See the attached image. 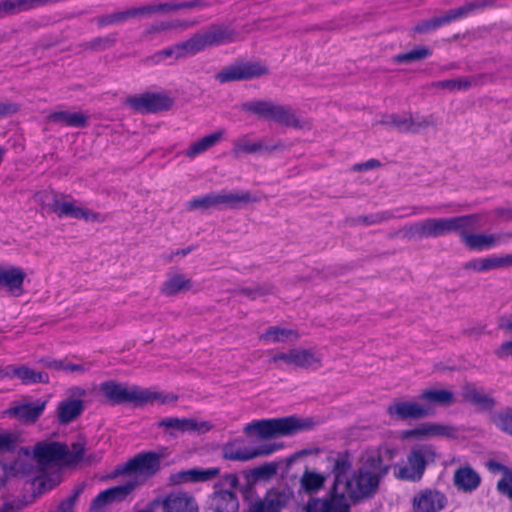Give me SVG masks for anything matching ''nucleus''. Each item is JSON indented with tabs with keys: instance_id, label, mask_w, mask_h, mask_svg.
<instances>
[{
	"instance_id": "nucleus-57",
	"label": "nucleus",
	"mask_w": 512,
	"mask_h": 512,
	"mask_svg": "<svg viewBox=\"0 0 512 512\" xmlns=\"http://www.w3.org/2000/svg\"><path fill=\"white\" fill-rule=\"evenodd\" d=\"M82 491H83L82 487L76 488L72 495L67 497L65 500H63L59 504L56 512H72Z\"/></svg>"
},
{
	"instance_id": "nucleus-24",
	"label": "nucleus",
	"mask_w": 512,
	"mask_h": 512,
	"mask_svg": "<svg viewBox=\"0 0 512 512\" xmlns=\"http://www.w3.org/2000/svg\"><path fill=\"white\" fill-rule=\"evenodd\" d=\"M163 512H198L194 497L186 492L170 493L162 501Z\"/></svg>"
},
{
	"instance_id": "nucleus-59",
	"label": "nucleus",
	"mask_w": 512,
	"mask_h": 512,
	"mask_svg": "<svg viewBox=\"0 0 512 512\" xmlns=\"http://www.w3.org/2000/svg\"><path fill=\"white\" fill-rule=\"evenodd\" d=\"M271 291H272L271 287L257 286V287H253V288H242L238 291V294L254 300L258 297H261V296L271 293Z\"/></svg>"
},
{
	"instance_id": "nucleus-39",
	"label": "nucleus",
	"mask_w": 512,
	"mask_h": 512,
	"mask_svg": "<svg viewBox=\"0 0 512 512\" xmlns=\"http://www.w3.org/2000/svg\"><path fill=\"white\" fill-rule=\"evenodd\" d=\"M455 21L451 10L447 11L445 15L440 17H434L432 19L424 20L418 23L414 28V32L416 33H429L433 30H436L444 25H447L451 22Z\"/></svg>"
},
{
	"instance_id": "nucleus-50",
	"label": "nucleus",
	"mask_w": 512,
	"mask_h": 512,
	"mask_svg": "<svg viewBox=\"0 0 512 512\" xmlns=\"http://www.w3.org/2000/svg\"><path fill=\"white\" fill-rule=\"evenodd\" d=\"M130 9L125 11H118L108 15H103L97 18V24L100 27H105L113 24H120L131 19Z\"/></svg>"
},
{
	"instance_id": "nucleus-15",
	"label": "nucleus",
	"mask_w": 512,
	"mask_h": 512,
	"mask_svg": "<svg viewBox=\"0 0 512 512\" xmlns=\"http://www.w3.org/2000/svg\"><path fill=\"white\" fill-rule=\"evenodd\" d=\"M47 405L46 400H36L30 402L22 400L15 402L10 408L5 411V414L11 416L24 424L35 423L43 414Z\"/></svg>"
},
{
	"instance_id": "nucleus-18",
	"label": "nucleus",
	"mask_w": 512,
	"mask_h": 512,
	"mask_svg": "<svg viewBox=\"0 0 512 512\" xmlns=\"http://www.w3.org/2000/svg\"><path fill=\"white\" fill-rule=\"evenodd\" d=\"M5 378H18L24 385L47 384L49 382L47 373L37 372L25 365H8L0 368V379Z\"/></svg>"
},
{
	"instance_id": "nucleus-61",
	"label": "nucleus",
	"mask_w": 512,
	"mask_h": 512,
	"mask_svg": "<svg viewBox=\"0 0 512 512\" xmlns=\"http://www.w3.org/2000/svg\"><path fill=\"white\" fill-rule=\"evenodd\" d=\"M497 489L501 494L512 499V471L498 481Z\"/></svg>"
},
{
	"instance_id": "nucleus-17",
	"label": "nucleus",
	"mask_w": 512,
	"mask_h": 512,
	"mask_svg": "<svg viewBox=\"0 0 512 512\" xmlns=\"http://www.w3.org/2000/svg\"><path fill=\"white\" fill-rule=\"evenodd\" d=\"M284 145L278 141L273 145H267L261 139L253 140L249 135H242L232 142V154L239 158L244 154H259L282 149Z\"/></svg>"
},
{
	"instance_id": "nucleus-38",
	"label": "nucleus",
	"mask_w": 512,
	"mask_h": 512,
	"mask_svg": "<svg viewBox=\"0 0 512 512\" xmlns=\"http://www.w3.org/2000/svg\"><path fill=\"white\" fill-rule=\"evenodd\" d=\"M299 338L296 331L281 327H270L265 333L261 334L259 339L266 343L295 341Z\"/></svg>"
},
{
	"instance_id": "nucleus-45",
	"label": "nucleus",
	"mask_w": 512,
	"mask_h": 512,
	"mask_svg": "<svg viewBox=\"0 0 512 512\" xmlns=\"http://www.w3.org/2000/svg\"><path fill=\"white\" fill-rule=\"evenodd\" d=\"M183 57L194 55L207 48L204 36L202 33H196L188 40L179 43Z\"/></svg>"
},
{
	"instance_id": "nucleus-3",
	"label": "nucleus",
	"mask_w": 512,
	"mask_h": 512,
	"mask_svg": "<svg viewBox=\"0 0 512 512\" xmlns=\"http://www.w3.org/2000/svg\"><path fill=\"white\" fill-rule=\"evenodd\" d=\"M314 426L311 418L287 416L252 421L244 427V433L257 434L262 439H271L281 436H292L301 431H308Z\"/></svg>"
},
{
	"instance_id": "nucleus-58",
	"label": "nucleus",
	"mask_w": 512,
	"mask_h": 512,
	"mask_svg": "<svg viewBox=\"0 0 512 512\" xmlns=\"http://www.w3.org/2000/svg\"><path fill=\"white\" fill-rule=\"evenodd\" d=\"M113 44V39L109 37H97L84 44L85 49L94 51H101L110 48Z\"/></svg>"
},
{
	"instance_id": "nucleus-30",
	"label": "nucleus",
	"mask_w": 512,
	"mask_h": 512,
	"mask_svg": "<svg viewBox=\"0 0 512 512\" xmlns=\"http://www.w3.org/2000/svg\"><path fill=\"white\" fill-rule=\"evenodd\" d=\"M48 120L63 126L81 128L87 125L88 116L82 112L57 111L51 113Z\"/></svg>"
},
{
	"instance_id": "nucleus-62",
	"label": "nucleus",
	"mask_w": 512,
	"mask_h": 512,
	"mask_svg": "<svg viewBox=\"0 0 512 512\" xmlns=\"http://www.w3.org/2000/svg\"><path fill=\"white\" fill-rule=\"evenodd\" d=\"M210 4L206 0H193L186 2H178L179 10L181 9H204Z\"/></svg>"
},
{
	"instance_id": "nucleus-28",
	"label": "nucleus",
	"mask_w": 512,
	"mask_h": 512,
	"mask_svg": "<svg viewBox=\"0 0 512 512\" xmlns=\"http://www.w3.org/2000/svg\"><path fill=\"white\" fill-rule=\"evenodd\" d=\"M453 483L460 491L472 492L479 487L481 477L472 467L467 465L458 468L454 472Z\"/></svg>"
},
{
	"instance_id": "nucleus-47",
	"label": "nucleus",
	"mask_w": 512,
	"mask_h": 512,
	"mask_svg": "<svg viewBox=\"0 0 512 512\" xmlns=\"http://www.w3.org/2000/svg\"><path fill=\"white\" fill-rule=\"evenodd\" d=\"M431 55L432 51L430 48L426 46H420L406 53H400L395 55L394 61L396 63H408L426 59Z\"/></svg>"
},
{
	"instance_id": "nucleus-2",
	"label": "nucleus",
	"mask_w": 512,
	"mask_h": 512,
	"mask_svg": "<svg viewBox=\"0 0 512 512\" xmlns=\"http://www.w3.org/2000/svg\"><path fill=\"white\" fill-rule=\"evenodd\" d=\"M98 389L104 396L106 402L110 405H119L123 403L141 405L154 401L167 403L177 399L176 396L169 397L156 391L142 389L136 385L129 386L125 383H117L115 381L102 382Z\"/></svg>"
},
{
	"instance_id": "nucleus-44",
	"label": "nucleus",
	"mask_w": 512,
	"mask_h": 512,
	"mask_svg": "<svg viewBox=\"0 0 512 512\" xmlns=\"http://www.w3.org/2000/svg\"><path fill=\"white\" fill-rule=\"evenodd\" d=\"M474 83L475 81L473 78L463 77L458 79L436 81L433 82L431 86L435 88L448 89L451 91H466L471 88Z\"/></svg>"
},
{
	"instance_id": "nucleus-40",
	"label": "nucleus",
	"mask_w": 512,
	"mask_h": 512,
	"mask_svg": "<svg viewBox=\"0 0 512 512\" xmlns=\"http://www.w3.org/2000/svg\"><path fill=\"white\" fill-rule=\"evenodd\" d=\"M419 397L428 403L439 405H450L454 402L453 392L446 389H426Z\"/></svg>"
},
{
	"instance_id": "nucleus-56",
	"label": "nucleus",
	"mask_w": 512,
	"mask_h": 512,
	"mask_svg": "<svg viewBox=\"0 0 512 512\" xmlns=\"http://www.w3.org/2000/svg\"><path fill=\"white\" fill-rule=\"evenodd\" d=\"M23 12L20 0H2L0 1V18L7 15H14Z\"/></svg>"
},
{
	"instance_id": "nucleus-54",
	"label": "nucleus",
	"mask_w": 512,
	"mask_h": 512,
	"mask_svg": "<svg viewBox=\"0 0 512 512\" xmlns=\"http://www.w3.org/2000/svg\"><path fill=\"white\" fill-rule=\"evenodd\" d=\"M494 422L500 430L512 435V410H506L497 414Z\"/></svg>"
},
{
	"instance_id": "nucleus-35",
	"label": "nucleus",
	"mask_w": 512,
	"mask_h": 512,
	"mask_svg": "<svg viewBox=\"0 0 512 512\" xmlns=\"http://www.w3.org/2000/svg\"><path fill=\"white\" fill-rule=\"evenodd\" d=\"M495 7L494 0H473L464 3L462 6L457 7L455 9H451L453 17L456 20L463 19L468 15L475 13L477 11H482L487 8Z\"/></svg>"
},
{
	"instance_id": "nucleus-46",
	"label": "nucleus",
	"mask_w": 512,
	"mask_h": 512,
	"mask_svg": "<svg viewBox=\"0 0 512 512\" xmlns=\"http://www.w3.org/2000/svg\"><path fill=\"white\" fill-rule=\"evenodd\" d=\"M300 483L306 492H316L323 487L325 477L314 471H305L300 479Z\"/></svg>"
},
{
	"instance_id": "nucleus-5",
	"label": "nucleus",
	"mask_w": 512,
	"mask_h": 512,
	"mask_svg": "<svg viewBox=\"0 0 512 512\" xmlns=\"http://www.w3.org/2000/svg\"><path fill=\"white\" fill-rule=\"evenodd\" d=\"M241 110L258 116L266 121L296 129H309L310 123L297 117L288 105H281L267 100H252L241 104Z\"/></svg>"
},
{
	"instance_id": "nucleus-64",
	"label": "nucleus",
	"mask_w": 512,
	"mask_h": 512,
	"mask_svg": "<svg viewBox=\"0 0 512 512\" xmlns=\"http://www.w3.org/2000/svg\"><path fill=\"white\" fill-rule=\"evenodd\" d=\"M496 355L501 359L512 357V340L503 342L496 350Z\"/></svg>"
},
{
	"instance_id": "nucleus-23",
	"label": "nucleus",
	"mask_w": 512,
	"mask_h": 512,
	"mask_svg": "<svg viewBox=\"0 0 512 512\" xmlns=\"http://www.w3.org/2000/svg\"><path fill=\"white\" fill-rule=\"evenodd\" d=\"M387 413L392 419H420L428 415V410L413 401H396L387 407Z\"/></svg>"
},
{
	"instance_id": "nucleus-41",
	"label": "nucleus",
	"mask_w": 512,
	"mask_h": 512,
	"mask_svg": "<svg viewBox=\"0 0 512 512\" xmlns=\"http://www.w3.org/2000/svg\"><path fill=\"white\" fill-rule=\"evenodd\" d=\"M207 47L217 46L233 41V33L227 29L216 28L202 33Z\"/></svg>"
},
{
	"instance_id": "nucleus-48",
	"label": "nucleus",
	"mask_w": 512,
	"mask_h": 512,
	"mask_svg": "<svg viewBox=\"0 0 512 512\" xmlns=\"http://www.w3.org/2000/svg\"><path fill=\"white\" fill-rule=\"evenodd\" d=\"M212 424L208 421H199L196 418H181L182 434L198 433L204 434L212 429Z\"/></svg>"
},
{
	"instance_id": "nucleus-9",
	"label": "nucleus",
	"mask_w": 512,
	"mask_h": 512,
	"mask_svg": "<svg viewBox=\"0 0 512 512\" xmlns=\"http://www.w3.org/2000/svg\"><path fill=\"white\" fill-rule=\"evenodd\" d=\"M42 205L59 217H72L85 221H97L99 214L77 205L76 201H62L54 193H42L39 195Z\"/></svg>"
},
{
	"instance_id": "nucleus-52",
	"label": "nucleus",
	"mask_w": 512,
	"mask_h": 512,
	"mask_svg": "<svg viewBox=\"0 0 512 512\" xmlns=\"http://www.w3.org/2000/svg\"><path fill=\"white\" fill-rule=\"evenodd\" d=\"M169 57H174L176 59L182 58L183 53L180 49V44H176L175 46L165 48L163 50H160L156 52L154 55L150 57V60L153 63H160L164 60H166Z\"/></svg>"
},
{
	"instance_id": "nucleus-27",
	"label": "nucleus",
	"mask_w": 512,
	"mask_h": 512,
	"mask_svg": "<svg viewBox=\"0 0 512 512\" xmlns=\"http://www.w3.org/2000/svg\"><path fill=\"white\" fill-rule=\"evenodd\" d=\"M210 508L213 512H238L239 501L231 490H215L210 499Z\"/></svg>"
},
{
	"instance_id": "nucleus-14",
	"label": "nucleus",
	"mask_w": 512,
	"mask_h": 512,
	"mask_svg": "<svg viewBox=\"0 0 512 512\" xmlns=\"http://www.w3.org/2000/svg\"><path fill=\"white\" fill-rule=\"evenodd\" d=\"M292 498L293 493L289 490L272 489L263 498L252 502L248 512H281Z\"/></svg>"
},
{
	"instance_id": "nucleus-16",
	"label": "nucleus",
	"mask_w": 512,
	"mask_h": 512,
	"mask_svg": "<svg viewBox=\"0 0 512 512\" xmlns=\"http://www.w3.org/2000/svg\"><path fill=\"white\" fill-rule=\"evenodd\" d=\"M138 486L139 482L136 479H129L122 485L106 489L93 499L90 509L101 512L107 504L125 499Z\"/></svg>"
},
{
	"instance_id": "nucleus-43",
	"label": "nucleus",
	"mask_w": 512,
	"mask_h": 512,
	"mask_svg": "<svg viewBox=\"0 0 512 512\" xmlns=\"http://www.w3.org/2000/svg\"><path fill=\"white\" fill-rule=\"evenodd\" d=\"M351 468V462L347 455H339L335 461L333 466V473L335 475L334 485L339 486L341 484H346V481L350 478L347 477V473Z\"/></svg>"
},
{
	"instance_id": "nucleus-10",
	"label": "nucleus",
	"mask_w": 512,
	"mask_h": 512,
	"mask_svg": "<svg viewBox=\"0 0 512 512\" xmlns=\"http://www.w3.org/2000/svg\"><path fill=\"white\" fill-rule=\"evenodd\" d=\"M268 69L260 63H240L224 67L215 75L220 83L249 80L267 74Z\"/></svg>"
},
{
	"instance_id": "nucleus-33",
	"label": "nucleus",
	"mask_w": 512,
	"mask_h": 512,
	"mask_svg": "<svg viewBox=\"0 0 512 512\" xmlns=\"http://www.w3.org/2000/svg\"><path fill=\"white\" fill-rule=\"evenodd\" d=\"M39 363L48 369L75 374H84L91 367L89 363H71L66 360H57L51 358H41Z\"/></svg>"
},
{
	"instance_id": "nucleus-53",
	"label": "nucleus",
	"mask_w": 512,
	"mask_h": 512,
	"mask_svg": "<svg viewBox=\"0 0 512 512\" xmlns=\"http://www.w3.org/2000/svg\"><path fill=\"white\" fill-rule=\"evenodd\" d=\"M391 217H392V215L389 212H382V213L371 214V215H367V216H359L357 218L352 219V224L353 225H360V224L372 225V224H377V223L386 221V220L390 219Z\"/></svg>"
},
{
	"instance_id": "nucleus-20",
	"label": "nucleus",
	"mask_w": 512,
	"mask_h": 512,
	"mask_svg": "<svg viewBox=\"0 0 512 512\" xmlns=\"http://www.w3.org/2000/svg\"><path fill=\"white\" fill-rule=\"evenodd\" d=\"M456 429L449 425H442L437 423H424L418 427L410 430H403L400 433L401 439L409 438H426L434 436L454 437Z\"/></svg>"
},
{
	"instance_id": "nucleus-11",
	"label": "nucleus",
	"mask_w": 512,
	"mask_h": 512,
	"mask_svg": "<svg viewBox=\"0 0 512 512\" xmlns=\"http://www.w3.org/2000/svg\"><path fill=\"white\" fill-rule=\"evenodd\" d=\"M126 104L136 112L155 113L168 110L172 106L173 101L165 94L144 93L128 97Z\"/></svg>"
},
{
	"instance_id": "nucleus-37",
	"label": "nucleus",
	"mask_w": 512,
	"mask_h": 512,
	"mask_svg": "<svg viewBox=\"0 0 512 512\" xmlns=\"http://www.w3.org/2000/svg\"><path fill=\"white\" fill-rule=\"evenodd\" d=\"M195 25V22L185 20L161 21L150 25L144 32L145 39H151L153 34L165 32L172 29H188Z\"/></svg>"
},
{
	"instance_id": "nucleus-42",
	"label": "nucleus",
	"mask_w": 512,
	"mask_h": 512,
	"mask_svg": "<svg viewBox=\"0 0 512 512\" xmlns=\"http://www.w3.org/2000/svg\"><path fill=\"white\" fill-rule=\"evenodd\" d=\"M462 397L465 401L471 402L473 404L482 405L485 407H492L494 405V401L478 391L475 386L471 384H467L462 389Z\"/></svg>"
},
{
	"instance_id": "nucleus-36",
	"label": "nucleus",
	"mask_w": 512,
	"mask_h": 512,
	"mask_svg": "<svg viewBox=\"0 0 512 512\" xmlns=\"http://www.w3.org/2000/svg\"><path fill=\"white\" fill-rule=\"evenodd\" d=\"M293 366L303 369H317L321 366V360L311 350L293 349Z\"/></svg>"
},
{
	"instance_id": "nucleus-63",
	"label": "nucleus",
	"mask_w": 512,
	"mask_h": 512,
	"mask_svg": "<svg viewBox=\"0 0 512 512\" xmlns=\"http://www.w3.org/2000/svg\"><path fill=\"white\" fill-rule=\"evenodd\" d=\"M18 107L16 104L8 101H0V119L16 113Z\"/></svg>"
},
{
	"instance_id": "nucleus-13",
	"label": "nucleus",
	"mask_w": 512,
	"mask_h": 512,
	"mask_svg": "<svg viewBox=\"0 0 512 512\" xmlns=\"http://www.w3.org/2000/svg\"><path fill=\"white\" fill-rule=\"evenodd\" d=\"M378 124L390 126L399 132L417 133L421 129H425L434 125L432 117H412V115L389 114L384 115Z\"/></svg>"
},
{
	"instance_id": "nucleus-12",
	"label": "nucleus",
	"mask_w": 512,
	"mask_h": 512,
	"mask_svg": "<svg viewBox=\"0 0 512 512\" xmlns=\"http://www.w3.org/2000/svg\"><path fill=\"white\" fill-rule=\"evenodd\" d=\"M281 448L277 444H266L257 448H248L240 442L229 443L223 448V457L232 461H249L257 457L268 456Z\"/></svg>"
},
{
	"instance_id": "nucleus-4",
	"label": "nucleus",
	"mask_w": 512,
	"mask_h": 512,
	"mask_svg": "<svg viewBox=\"0 0 512 512\" xmlns=\"http://www.w3.org/2000/svg\"><path fill=\"white\" fill-rule=\"evenodd\" d=\"M365 464L369 466L370 470L361 468L346 481V492L353 498H361L374 493L380 477L388 472L389 466L383 463L379 453L368 456Z\"/></svg>"
},
{
	"instance_id": "nucleus-29",
	"label": "nucleus",
	"mask_w": 512,
	"mask_h": 512,
	"mask_svg": "<svg viewBox=\"0 0 512 512\" xmlns=\"http://www.w3.org/2000/svg\"><path fill=\"white\" fill-rule=\"evenodd\" d=\"M259 198L248 191L220 192L216 193L217 206L225 205L231 209H237L242 205L258 202Z\"/></svg>"
},
{
	"instance_id": "nucleus-26",
	"label": "nucleus",
	"mask_w": 512,
	"mask_h": 512,
	"mask_svg": "<svg viewBox=\"0 0 512 512\" xmlns=\"http://www.w3.org/2000/svg\"><path fill=\"white\" fill-rule=\"evenodd\" d=\"M510 265H512V255H507L505 257L490 256L467 261L463 264V269L481 273Z\"/></svg>"
},
{
	"instance_id": "nucleus-21",
	"label": "nucleus",
	"mask_w": 512,
	"mask_h": 512,
	"mask_svg": "<svg viewBox=\"0 0 512 512\" xmlns=\"http://www.w3.org/2000/svg\"><path fill=\"white\" fill-rule=\"evenodd\" d=\"M446 504V497L437 490L426 489L414 496V512H439Z\"/></svg>"
},
{
	"instance_id": "nucleus-51",
	"label": "nucleus",
	"mask_w": 512,
	"mask_h": 512,
	"mask_svg": "<svg viewBox=\"0 0 512 512\" xmlns=\"http://www.w3.org/2000/svg\"><path fill=\"white\" fill-rule=\"evenodd\" d=\"M157 426L159 428H163L164 431L173 438H176L179 434H182L181 418L165 417L157 422Z\"/></svg>"
},
{
	"instance_id": "nucleus-6",
	"label": "nucleus",
	"mask_w": 512,
	"mask_h": 512,
	"mask_svg": "<svg viewBox=\"0 0 512 512\" xmlns=\"http://www.w3.org/2000/svg\"><path fill=\"white\" fill-rule=\"evenodd\" d=\"M84 454L81 444L72 445L69 450L67 445L59 442H38L34 446L33 456L39 464H64L71 465L78 463Z\"/></svg>"
},
{
	"instance_id": "nucleus-1",
	"label": "nucleus",
	"mask_w": 512,
	"mask_h": 512,
	"mask_svg": "<svg viewBox=\"0 0 512 512\" xmlns=\"http://www.w3.org/2000/svg\"><path fill=\"white\" fill-rule=\"evenodd\" d=\"M479 215L470 214L449 218H427L404 226L399 233L407 240L439 238L457 232L461 242L470 250L483 251L498 246L512 237V233H470L477 228Z\"/></svg>"
},
{
	"instance_id": "nucleus-8",
	"label": "nucleus",
	"mask_w": 512,
	"mask_h": 512,
	"mask_svg": "<svg viewBox=\"0 0 512 512\" xmlns=\"http://www.w3.org/2000/svg\"><path fill=\"white\" fill-rule=\"evenodd\" d=\"M162 456L154 451L142 452L129 459L126 463L118 466L114 471V476L122 474H136L132 479L138 480V477L144 479L154 476L161 468Z\"/></svg>"
},
{
	"instance_id": "nucleus-25",
	"label": "nucleus",
	"mask_w": 512,
	"mask_h": 512,
	"mask_svg": "<svg viewBox=\"0 0 512 512\" xmlns=\"http://www.w3.org/2000/svg\"><path fill=\"white\" fill-rule=\"evenodd\" d=\"M220 473V469L217 467H211L206 469L193 468L170 476V482L172 484H181L187 482H205L217 477Z\"/></svg>"
},
{
	"instance_id": "nucleus-60",
	"label": "nucleus",
	"mask_w": 512,
	"mask_h": 512,
	"mask_svg": "<svg viewBox=\"0 0 512 512\" xmlns=\"http://www.w3.org/2000/svg\"><path fill=\"white\" fill-rule=\"evenodd\" d=\"M130 12L132 18L149 17L153 14H157V5L156 3H151L141 7L130 8Z\"/></svg>"
},
{
	"instance_id": "nucleus-34",
	"label": "nucleus",
	"mask_w": 512,
	"mask_h": 512,
	"mask_svg": "<svg viewBox=\"0 0 512 512\" xmlns=\"http://www.w3.org/2000/svg\"><path fill=\"white\" fill-rule=\"evenodd\" d=\"M192 281L180 273L171 274L162 284L161 292L166 296H173L182 291L191 289Z\"/></svg>"
},
{
	"instance_id": "nucleus-7",
	"label": "nucleus",
	"mask_w": 512,
	"mask_h": 512,
	"mask_svg": "<svg viewBox=\"0 0 512 512\" xmlns=\"http://www.w3.org/2000/svg\"><path fill=\"white\" fill-rule=\"evenodd\" d=\"M436 458V452L431 445L414 446L407 455V464L398 468L396 477L402 480L419 481L428 463Z\"/></svg>"
},
{
	"instance_id": "nucleus-19",
	"label": "nucleus",
	"mask_w": 512,
	"mask_h": 512,
	"mask_svg": "<svg viewBox=\"0 0 512 512\" xmlns=\"http://www.w3.org/2000/svg\"><path fill=\"white\" fill-rule=\"evenodd\" d=\"M26 277L24 270L17 266H0V286L12 296L18 297L23 293V282Z\"/></svg>"
},
{
	"instance_id": "nucleus-49",
	"label": "nucleus",
	"mask_w": 512,
	"mask_h": 512,
	"mask_svg": "<svg viewBox=\"0 0 512 512\" xmlns=\"http://www.w3.org/2000/svg\"><path fill=\"white\" fill-rule=\"evenodd\" d=\"M212 207H217L216 193L199 196L186 203V208L188 210H206Z\"/></svg>"
},
{
	"instance_id": "nucleus-32",
	"label": "nucleus",
	"mask_w": 512,
	"mask_h": 512,
	"mask_svg": "<svg viewBox=\"0 0 512 512\" xmlns=\"http://www.w3.org/2000/svg\"><path fill=\"white\" fill-rule=\"evenodd\" d=\"M83 411V402L79 399L61 401L57 407V417L60 423L68 424L75 420Z\"/></svg>"
},
{
	"instance_id": "nucleus-55",
	"label": "nucleus",
	"mask_w": 512,
	"mask_h": 512,
	"mask_svg": "<svg viewBox=\"0 0 512 512\" xmlns=\"http://www.w3.org/2000/svg\"><path fill=\"white\" fill-rule=\"evenodd\" d=\"M18 442V435L12 432H0V453L13 451Z\"/></svg>"
},
{
	"instance_id": "nucleus-22",
	"label": "nucleus",
	"mask_w": 512,
	"mask_h": 512,
	"mask_svg": "<svg viewBox=\"0 0 512 512\" xmlns=\"http://www.w3.org/2000/svg\"><path fill=\"white\" fill-rule=\"evenodd\" d=\"M347 500L343 494H331L326 497L310 498L305 507V512H344Z\"/></svg>"
},
{
	"instance_id": "nucleus-31",
	"label": "nucleus",
	"mask_w": 512,
	"mask_h": 512,
	"mask_svg": "<svg viewBox=\"0 0 512 512\" xmlns=\"http://www.w3.org/2000/svg\"><path fill=\"white\" fill-rule=\"evenodd\" d=\"M224 131L217 130L212 134L206 135L201 139L193 142L189 148L184 152L188 158H195L196 156L206 152L213 146H215L223 137Z\"/></svg>"
}]
</instances>
